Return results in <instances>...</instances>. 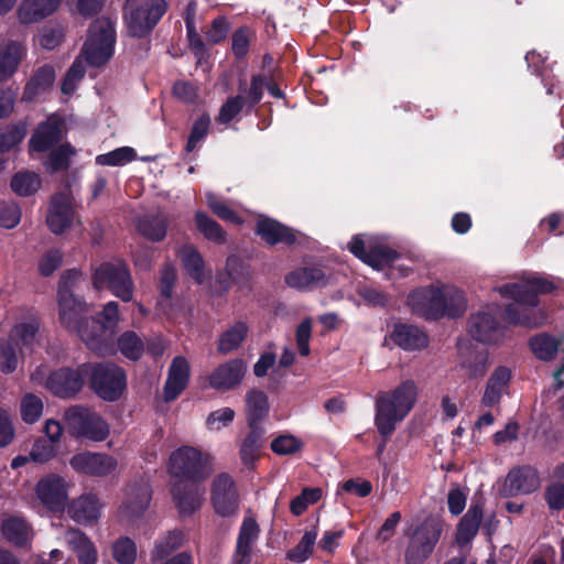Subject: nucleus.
<instances>
[{"instance_id":"nucleus-41","label":"nucleus","mask_w":564,"mask_h":564,"mask_svg":"<svg viewBox=\"0 0 564 564\" xmlns=\"http://www.w3.org/2000/svg\"><path fill=\"white\" fill-rule=\"evenodd\" d=\"M248 423L250 427H257L256 424L268 413L269 403L264 392L251 390L246 395Z\"/></svg>"},{"instance_id":"nucleus-58","label":"nucleus","mask_w":564,"mask_h":564,"mask_svg":"<svg viewBox=\"0 0 564 564\" xmlns=\"http://www.w3.org/2000/svg\"><path fill=\"white\" fill-rule=\"evenodd\" d=\"M302 442L293 435H280L271 443V449L278 455H291L302 448Z\"/></svg>"},{"instance_id":"nucleus-13","label":"nucleus","mask_w":564,"mask_h":564,"mask_svg":"<svg viewBox=\"0 0 564 564\" xmlns=\"http://www.w3.org/2000/svg\"><path fill=\"white\" fill-rule=\"evenodd\" d=\"M70 486V482L62 476L50 474L36 484L35 496L47 510L62 512L67 506Z\"/></svg>"},{"instance_id":"nucleus-49","label":"nucleus","mask_w":564,"mask_h":564,"mask_svg":"<svg viewBox=\"0 0 564 564\" xmlns=\"http://www.w3.org/2000/svg\"><path fill=\"white\" fill-rule=\"evenodd\" d=\"M43 401L33 393H26L21 399L20 412L25 423H35L43 414Z\"/></svg>"},{"instance_id":"nucleus-54","label":"nucleus","mask_w":564,"mask_h":564,"mask_svg":"<svg viewBox=\"0 0 564 564\" xmlns=\"http://www.w3.org/2000/svg\"><path fill=\"white\" fill-rule=\"evenodd\" d=\"M251 432L242 442L240 447V457L242 462L247 465L252 464L258 456L260 449V437L261 430L258 427H251Z\"/></svg>"},{"instance_id":"nucleus-4","label":"nucleus","mask_w":564,"mask_h":564,"mask_svg":"<svg viewBox=\"0 0 564 564\" xmlns=\"http://www.w3.org/2000/svg\"><path fill=\"white\" fill-rule=\"evenodd\" d=\"M169 470L180 480L199 482L213 470L212 457L195 447L182 446L171 454Z\"/></svg>"},{"instance_id":"nucleus-36","label":"nucleus","mask_w":564,"mask_h":564,"mask_svg":"<svg viewBox=\"0 0 564 564\" xmlns=\"http://www.w3.org/2000/svg\"><path fill=\"white\" fill-rule=\"evenodd\" d=\"M1 531L4 538L15 545H25L32 539V529L23 518L12 516L3 520Z\"/></svg>"},{"instance_id":"nucleus-48","label":"nucleus","mask_w":564,"mask_h":564,"mask_svg":"<svg viewBox=\"0 0 564 564\" xmlns=\"http://www.w3.org/2000/svg\"><path fill=\"white\" fill-rule=\"evenodd\" d=\"M20 362L14 344L9 338H0V372L4 375L17 370Z\"/></svg>"},{"instance_id":"nucleus-60","label":"nucleus","mask_w":564,"mask_h":564,"mask_svg":"<svg viewBox=\"0 0 564 564\" xmlns=\"http://www.w3.org/2000/svg\"><path fill=\"white\" fill-rule=\"evenodd\" d=\"M235 417V411L230 408H223L212 412L206 419V426L209 431H220L228 426Z\"/></svg>"},{"instance_id":"nucleus-61","label":"nucleus","mask_w":564,"mask_h":564,"mask_svg":"<svg viewBox=\"0 0 564 564\" xmlns=\"http://www.w3.org/2000/svg\"><path fill=\"white\" fill-rule=\"evenodd\" d=\"M209 126H210V118L208 115H202L194 122L187 144H186V151L192 152L196 148L197 143L206 137V134L209 130Z\"/></svg>"},{"instance_id":"nucleus-7","label":"nucleus","mask_w":564,"mask_h":564,"mask_svg":"<svg viewBox=\"0 0 564 564\" xmlns=\"http://www.w3.org/2000/svg\"><path fill=\"white\" fill-rule=\"evenodd\" d=\"M165 10L164 0H128L126 23L129 34L134 37L148 35Z\"/></svg>"},{"instance_id":"nucleus-23","label":"nucleus","mask_w":564,"mask_h":564,"mask_svg":"<svg viewBox=\"0 0 564 564\" xmlns=\"http://www.w3.org/2000/svg\"><path fill=\"white\" fill-rule=\"evenodd\" d=\"M348 249L362 262L367 263L376 270L383 269L397 258V253L393 250L384 247H376L369 251H366L365 241L360 238V236H355L351 239V241L348 243Z\"/></svg>"},{"instance_id":"nucleus-33","label":"nucleus","mask_w":564,"mask_h":564,"mask_svg":"<svg viewBox=\"0 0 564 564\" xmlns=\"http://www.w3.org/2000/svg\"><path fill=\"white\" fill-rule=\"evenodd\" d=\"M39 330V321L35 317H28L26 319L14 324L8 338L14 344V346L22 350L23 348L32 347L37 343Z\"/></svg>"},{"instance_id":"nucleus-44","label":"nucleus","mask_w":564,"mask_h":564,"mask_svg":"<svg viewBox=\"0 0 564 564\" xmlns=\"http://www.w3.org/2000/svg\"><path fill=\"white\" fill-rule=\"evenodd\" d=\"M118 349L128 359L138 360L144 352V343L141 337L132 332L127 330L118 338Z\"/></svg>"},{"instance_id":"nucleus-50","label":"nucleus","mask_w":564,"mask_h":564,"mask_svg":"<svg viewBox=\"0 0 564 564\" xmlns=\"http://www.w3.org/2000/svg\"><path fill=\"white\" fill-rule=\"evenodd\" d=\"M135 158V151L129 147L118 148L111 152L100 154L96 158L99 165L118 166L131 162Z\"/></svg>"},{"instance_id":"nucleus-22","label":"nucleus","mask_w":564,"mask_h":564,"mask_svg":"<svg viewBox=\"0 0 564 564\" xmlns=\"http://www.w3.org/2000/svg\"><path fill=\"white\" fill-rule=\"evenodd\" d=\"M247 367L241 359H232L219 365L208 377L212 388L227 391L236 388L242 381Z\"/></svg>"},{"instance_id":"nucleus-17","label":"nucleus","mask_w":564,"mask_h":564,"mask_svg":"<svg viewBox=\"0 0 564 564\" xmlns=\"http://www.w3.org/2000/svg\"><path fill=\"white\" fill-rule=\"evenodd\" d=\"M498 306H490L473 314L468 322V333L477 341L495 344L502 337V329L498 325L495 314Z\"/></svg>"},{"instance_id":"nucleus-2","label":"nucleus","mask_w":564,"mask_h":564,"mask_svg":"<svg viewBox=\"0 0 564 564\" xmlns=\"http://www.w3.org/2000/svg\"><path fill=\"white\" fill-rule=\"evenodd\" d=\"M419 398L415 381L404 380L388 391H380L375 400V425L380 435L390 436L398 423L412 411Z\"/></svg>"},{"instance_id":"nucleus-3","label":"nucleus","mask_w":564,"mask_h":564,"mask_svg":"<svg viewBox=\"0 0 564 564\" xmlns=\"http://www.w3.org/2000/svg\"><path fill=\"white\" fill-rule=\"evenodd\" d=\"M410 305L414 312L426 318L441 316L456 317L466 310V299L462 291L453 285L421 289L410 295Z\"/></svg>"},{"instance_id":"nucleus-63","label":"nucleus","mask_w":564,"mask_h":564,"mask_svg":"<svg viewBox=\"0 0 564 564\" xmlns=\"http://www.w3.org/2000/svg\"><path fill=\"white\" fill-rule=\"evenodd\" d=\"M312 335V321L310 318L304 319L296 328L295 339L299 351L302 356L310 354V339Z\"/></svg>"},{"instance_id":"nucleus-1","label":"nucleus","mask_w":564,"mask_h":564,"mask_svg":"<svg viewBox=\"0 0 564 564\" xmlns=\"http://www.w3.org/2000/svg\"><path fill=\"white\" fill-rule=\"evenodd\" d=\"M554 289L551 281L543 278L522 279L517 283H508L498 289L503 297H510L513 304L507 306L506 318L509 323L527 327H536L544 323L545 316L534 310L538 294L549 293Z\"/></svg>"},{"instance_id":"nucleus-24","label":"nucleus","mask_w":564,"mask_h":564,"mask_svg":"<svg viewBox=\"0 0 564 564\" xmlns=\"http://www.w3.org/2000/svg\"><path fill=\"white\" fill-rule=\"evenodd\" d=\"M189 380V364L182 357L177 356L172 360L169 368L167 379L163 389V398L170 402L175 400L186 388Z\"/></svg>"},{"instance_id":"nucleus-43","label":"nucleus","mask_w":564,"mask_h":564,"mask_svg":"<svg viewBox=\"0 0 564 564\" xmlns=\"http://www.w3.org/2000/svg\"><path fill=\"white\" fill-rule=\"evenodd\" d=\"M167 219L159 214L145 217L138 223L139 232L152 241H161L166 236Z\"/></svg>"},{"instance_id":"nucleus-62","label":"nucleus","mask_w":564,"mask_h":564,"mask_svg":"<svg viewBox=\"0 0 564 564\" xmlns=\"http://www.w3.org/2000/svg\"><path fill=\"white\" fill-rule=\"evenodd\" d=\"M73 153L74 151L68 144L59 147L51 153L46 162V167L52 172L65 170L68 166L69 158Z\"/></svg>"},{"instance_id":"nucleus-21","label":"nucleus","mask_w":564,"mask_h":564,"mask_svg":"<svg viewBox=\"0 0 564 564\" xmlns=\"http://www.w3.org/2000/svg\"><path fill=\"white\" fill-rule=\"evenodd\" d=\"M84 371L82 366L74 370L62 368L50 373L46 389L59 398H69L76 394L83 386Z\"/></svg>"},{"instance_id":"nucleus-37","label":"nucleus","mask_w":564,"mask_h":564,"mask_svg":"<svg viewBox=\"0 0 564 564\" xmlns=\"http://www.w3.org/2000/svg\"><path fill=\"white\" fill-rule=\"evenodd\" d=\"M510 370L506 367H499L490 377L481 403L485 406H495L499 403L503 389L510 380Z\"/></svg>"},{"instance_id":"nucleus-34","label":"nucleus","mask_w":564,"mask_h":564,"mask_svg":"<svg viewBox=\"0 0 564 564\" xmlns=\"http://www.w3.org/2000/svg\"><path fill=\"white\" fill-rule=\"evenodd\" d=\"M391 337L399 347L405 350L421 349L429 343L427 336L411 325H397Z\"/></svg>"},{"instance_id":"nucleus-19","label":"nucleus","mask_w":564,"mask_h":564,"mask_svg":"<svg viewBox=\"0 0 564 564\" xmlns=\"http://www.w3.org/2000/svg\"><path fill=\"white\" fill-rule=\"evenodd\" d=\"M173 501L182 517H188L200 509L205 488L198 482L177 480L171 489Z\"/></svg>"},{"instance_id":"nucleus-64","label":"nucleus","mask_w":564,"mask_h":564,"mask_svg":"<svg viewBox=\"0 0 564 564\" xmlns=\"http://www.w3.org/2000/svg\"><path fill=\"white\" fill-rule=\"evenodd\" d=\"M252 35L247 28H241L234 33L232 51L237 57H243L247 54Z\"/></svg>"},{"instance_id":"nucleus-46","label":"nucleus","mask_w":564,"mask_h":564,"mask_svg":"<svg viewBox=\"0 0 564 564\" xmlns=\"http://www.w3.org/2000/svg\"><path fill=\"white\" fill-rule=\"evenodd\" d=\"M195 224L197 229L206 239L215 243H224L226 241V232L214 219L209 218L206 214L197 212L195 214Z\"/></svg>"},{"instance_id":"nucleus-45","label":"nucleus","mask_w":564,"mask_h":564,"mask_svg":"<svg viewBox=\"0 0 564 564\" xmlns=\"http://www.w3.org/2000/svg\"><path fill=\"white\" fill-rule=\"evenodd\" d=\"M41 187L40 176L30 171H20L11 180L12 191L20 196L34 194Z\"/></svg>"},{"instance_id":"nucleus-47","label":"nucleus","mask_w":564,"mask_h":564,"mask_svg":"<svg viewBox=\"0 0 564 564\" xmlns=\"http://www.w3.org/2000/svg\"><path fill=\"white\" fill-rule=\"evenodd\" d=\"M530 346L539 359L549 361L553 359L554 355L557 352L561 341L546 334H542L532 338Z\"/></svg>"},{"instance_id":"nucleus-55","label":"nucleus","mask_w":564,"mask_h":564,"mask_svg":"<svg viewBox=\"0 0 564 564\" xmlns=\"http://www.w3.org/2000/svg\"><path fill=\"white\" fill-rule=\"evenodd\" d=\"M322 498L321 488H304L302 494L296 496L290 505L291 512L294 516H301L308 506L317 502Z\"/></svg>"},{"instance_id":"nucleus-59","label":"nucleus","mask_w":564,"mask_h":564,"mask_svg":"<svg viewBox=\"0 0 564 564\" xmlns=\"http://www.w3.org/2000/svg\"><path fill=\"white\" fill-rule=\"evenodd\" d=\"M245 100L241 96H235L227 99L220 107L217 121L228 123L234 120L242 110Z\"/></svg>"},{"instance_id":"nucleus-32","label":"nucleus","mask_w":564,"mask_h":564,"mask_svg":"<svg viewBox=\"0 0 564 564\" xmlns=\"http://www.w3.org/2000/svg\"><path fill=\"white\" fill-rule=\"evenodd\" d=\"M285 283L293 289L305 291L325 283V274L315 267L295 269L285 276Z\"/></svg>"},{"instance_id":"nucleus-38","label":"nucleus","mask_w":564,"mask_h":564,"mask_svg":"<svg viewBox=\"0 0 564 564\" xmlns=\"http://www.w3.org/2000/svg\"><path fill=\"white\" fill-rule=\"evenodd\" d=\"M482 511L479 506H471L458 524L456 541L459 545L467 544L477 533Z\"/></svg>"},{"instance_id":"nucleus-31","label":"nucleus","mask_w":564,"mask_h":564,"mask_svg":"<svg viewBox=\"0 0 564 564\" xmlns=\"http://www.w3.org/2000/svg\"><path fill=\"white\" fill-rule=\"evenodd\" d=\"M59 4L61 0H23L18 17L21 23H34L54 13Z\"/></svg>"},{"instance_id":"nucleus-57","label":"nucleus","mask_w":564,"mask_h":564,"mask_svg":"<svg viewBox=\"0 0 564 564\" xmlns=\"http://www.w3.org/2000/svg\"><path fill=\"white\" fill-rule=\"evenodd\" d=\"M56 455V445L45 438L35 441L31 452L30 458L40 464L47 463Z\"/></svg>"},{"instance_id":"nucleus-18","label":"nucleus","mask_w":564,"mask_h":564,"mask_svg":"<svg viewBox=\"0 0 564 564\" xmlns=\"http://www.w3.org/2000/svg\"><path fill=\"white\" fill-rule=\"evenodd\" d=\"M77 221L72 196L67 192H61L53 196L46 223L52 232L59 235L73 227Z\"/></svg>"},{"instance_id":"nucleus-15","label":"nucleus","mask_w":564,"mask_h":564,"mask_svg":"<svg viewBox=\"0 0 564 564\" xmlns=\"http://www.w3.org/2000/svg\"><path fill=\"white\" fill-rule=\"evenodd\" d=\"M151 501V490L145 480H138L127 486L119 516L130 522L139 519L148 509Z\"/></svg>"},{"instance_id":"nucleus-12","label":"nucleus","mask_w":564,"mask_h":564,"mask_svg":"<svg viewBox=\"0 0 564 564\" xmlns=\"http://www.w3.org/2000/svg\"><path fill=\"white\" fill-rule=\"evenodd\" d=\"M96 289H109L124 302L132 299V280L122 261L102 263L95 272Z\"/></svg>"},{"instance_id":"nucleus-29","label":"nucleus","mask_w":564,"mask_h":564,"mask_svg":"<svg viewBox=\"0 0 564 564\" xmlns=\"http://www.w3.org/2000/svg\"><path fill=\"white\" fill-rule=\"evenodd\" d=\"M256 232L268 245L286 243L296 241L295 232L271 218H260L257 223Z\"/></svg>"},{"instance_id":"nucleus-42","label":"nucleus","mask_w":564,"mask_h":564,"mask_svg":"<svg viewBox=\"0 0 564 564\" xmlns=\"http://www.w3.org/2000/svg\"><path fill=\"white\" fill-rule=\"evenodd\" d=\"M184 541V534L180 530L169 531L162 535L154 545L151 553L152 561L163 560L170 555L173 551L182 546Z\"/></svg>"},{"instance_id":"nucleus-30","label":"nucleus","mask_w":564,"mask_h":564,"mask_svg":"<svg viewBox=\"0 0 564 564\" xmlns=\"http://www.w3.org/2000/svg\"><path fill=\"white\" fill-rule=\"evenodd\" d=\"M68 547L77 554L80 564H96L98 552L94 543L79 530L68 529L63 536Z\"/></svg>"},{"instance_id":"nucleus-35","label":"nucleus","mask_w":564,"mask_h":564,"mask_svg":"<svg viewBox=\"0 0 564 564\" xmlns=\"http://www.w3.org/2000/svg\"><path fill=\"white\" fill-rule=\"evenodd\" d=\"M54 80L55 70L52 66L45 65L40 67L28 82L24 88L23 99L30 101L34 100L46 93L53 86Z\"/></svg>"},{"instance_id":"nucleus-39","label":"nucleus","mask_w":564,"mask_h":564,"mask_svg":"<svg viewBox=\"0 0 564 564\" xmlns=\"http://www.w3.org/2000/svg\"><path fill=\"white\" fill-rule=\"evenodd\" d=\"M178 256L187 273L197 282L205 279L204 260L202 254L192 245L183 246Z\"/></svg>"},{"instance_id":"nucleus-5","label":"nucleus","mask_w":564,"mask_h":564,"mask_svg":"<svg viewBox=\"0 0 564 564\" xmlns=\"http://www.w3.org/2000/svg\"><path fill=\"white\" fill-rule=\"evenodd\" d=\"M116 42L113 23L107 18H100L90 25L83 55L91 66L107 63L112 54Z\"/></svg>"},{"instance_id":"nucleus-10","label":"nucleus","mask_w":564,"mask_h":564,"mask_svg":"<svg viewBox=\"0 0 564 564\" xmlns=\"http://www.w3.org/2000/svg\"><path fill=\"white\" fill-rule=\"evenodd\" d=\"M64 417L69 430L78 437L101 442L109 435L107 422L87 408L72 406L65 412Z\"/></svg>"},{"instance_id":"nucleus-14","label":"nucleus","mask_w":564,"mask_h":564,"mask_svg":"<svg viewBox=\"0 0 564 564\" xmlns=\"http://www.w3.org/2000/svg\"><path fill=\"white\" fill-rule=\"evenodd\" d=\"M70 467L79 474L91 477H107L118 468V460L105 453L83 452L73 455L69 459Z\"/></svg>"},{"instance_id":"nucleus-28","label":"nucleus","mask_w":564,"mask_h":564,"mask_svg":"<svg viewBox=\"0 0 564 564\" xmlns=\"http://www.w3.org/2000/svg\"><path fill=\"white\" fill-rule=\"evenodd\" d=\"M63 134V122L57 116H51L41 123L30 140L31 149L34 151H46L57 143Z\"/></svg>"},{"instance_id":"nucleus-51","label":"nucleus","mask_w":564,"mask_h":564,"mask_svg":"<svg viewBox=\"0 0 564 564\" xmlns=\"http://www.w3.org/2000/svg\"><path fill=\"white\" fill-rule=\"evenodd\" d=\"M113 558L119 564H133L137 558V546L129 538H120L112 544Z\"/></svg>"},{"instance_id":"nucleus-6","label":"nucleus","mask_w":564,"mask_h":564,"mask_svg":"<svg viewBox=\"0 0 564 564\" xmlns=\"http://www.w3.org/2000/svg\"><path fill=\"white\" fill-rule=\"evenodd\" d=\"M77 278L78 272L75 270L67 271L62 275L58 283L57 302L61 324L78 334V328H87V319L82 321V315L86 313L87 305L72 293L73 283Z\"/></svg>"},{"instance_id":"nucleus-26","label":"nucleus","mask_w":564,"mask_h":564,"mask_svg":"<svg viewBox=\"0 0 564 564\" xmlns=\"http://www.w3.org/2000/svg\"><path fill=\"white\" fill-rule=\"evenodd\" d=\"M260 528L253 517H246L240 527L236 552L231 564H250L251 552L258 540Z\"/></svg>"},{"instance_id":"nucleus-40","label":"nucleus","mask_w":564,"mask_h":564,"mask_svg":"<svg viewBox=\"0 0 564 564\" xmlns=\"http://www.w3.org/2000/svg\"><path fill=\"white\" fill-rule=\"evenodd\" d=\"M248 334V326L243 322H237L228 327L218 340V351L227 355L239 348L241 343L246 339Z\"/></svg>"},{"instance_id":"nucleus-11","label":"nucleus","mask_w":564,"mask_h":564,"mask_svg":"<svg viewBox=\"0 0 564 564\" xmlns=\"http://www.w3.org/2000/svg\"><path fill=\"white\" fill-rule=\"evenodd\" d=\"M441 533V524L434 520H425L417 525L405 550V564H423L434 551Z\"/></svg>"},{"instance_id":"nucleus-27","label":"nucleus","mask_w":564,"mask_h":564,"mask_svg":"<svg viewBox=\"0 0 564 564\" xmlns=\"http://www.w3.org/2000/svg\"><path fill=\"white\" fill-rule=\"evenodd\" d=\"M102 505L94 494H85L74 499L67 512L69 517L80 524L95 522L99 519Z\"/></svg>"},{"instance_id":"nucleus-52","label":"nucleus","mask_w":564,"mask_h":564,"mask_svg":"<svg viewBox=\"0 0 564 564\" xmlns=\"http://www.w3.org/2000/svg\"><path fill=\"white\" fill-rule=\"evenodd\" d=\"M28 128L24 122L7 127L0 133V152H6L20 143L26 135Z\"/></svg>"},{"instance_id":"nucleus-20","label":"nucleus","mask_w":564,"mask_h":564,"mask_svg":"<svg viewBox=\"0 0 564 564\" xmlns=\"http://www.w3.org/2000/svg\"><path fill=\"white\" fill-rule=\"evenodd\" d=\"M540 486L538 473L530 467H521L509 471L500 488L505 497L528 495Z\"/></svg>"},{"instance_id":"nucleus-53","label":"nucleus","mask_w":564,"mask_h":564,"mask_svg":"<svg viewBox=\"0 0 564 564\" xmlns=\"http://www.w3.org/2000/svg\"><path fill=\"white\" fill-rule=\"evenodd\" d=\"M316 538V530L305 532L299 544L289 552L288 557L299 563L306 561L312 554Z\"/></svg>"},{"instance_id":"nucleus-8","label":"nucleus","mask_w":564,"mask_h":564,"mask_svg":"<svg viewBox=\"0 0 564 564\" xmlns=\"http://www.w3.org/2000/svg\"><path fill=\"white\" fill-rule=\"evenodd\" d=\"M102 321H86L87 328H78V336L86 346L98 354H104L108 349V344L119 323L118 304L109 302L105 305L101 313Z\"/></svg>"},{"instance_id":"nucleus-9","label":"nucleus","mask_w":564,"mask_h":564,"mask_svg":"<svg viewBox=\"0 0 564 564\" xmlns=\"http://www.w3.org/2000/svg\"><path fill=\"white\" fill-rule=\"evenodd\" d=\"M84 377L89 376L93 390L104 400H117L126 388V375L112 364L83 365Z\"/></svg>"},{"instance_id":"nucleus-25","label":"nucleus","mask_w":564,"mask_h":564,"mask_svg":"<svg viewBox=\"0 0 564 564\" xmlns=\"http://www.w3.org/2000/svg\"><path fill=\"white\" fill-rule=\"evenodd\" d=\"M26 55L25 45L15 40L0 41V83L12 77Z\"/></svg>"},{"instance_id":"nucleus-56","label":"nucleus","mask_w":564,"mask_h":564,"mask_svg":"<svg viewBox=\"0 0 564 564\" xmlns=\"http://www.w3.org/2000/svg\"><path fill=\"white\" fill-rule=\"evenodd\" d=\"M21 220V209L15 202H0V226L12 229Z\"/></svg>"},{"instance_id":"nucleus-16","label":"nucleus","mask_w":564,"mask_h":564,"mask_svg":"<svg viewBox=\"0 0 564 564\" xmlns=\"http://www.w3.org/2000/svg\"><path fill=\"white\" fill-rule=\"evenodd\" d=\"M212 502L215 511L223 517L232 516L238 510V491L234 479L228 474H219L214 478Z\"/></svg>"}]
</instances>
